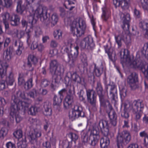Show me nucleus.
Masks as SVG:
<instances>
[{"label": "nucleus", "mask_w": 148, "mask_h": 148, "mask_svg": "<svg viewBox=\"0 0 148 148\" xmlns=\"http://www.w3.org/2000/svg\"><path fill=\"white\" fill-rule=\"evenodd\" d=\"M78 40H75L71 38L69 40L68 43L63 47L64 51L68 54L70 59V62L71 61L72 62H73L77 57L79 45L81 50L85 49L88 51L92 50L95 47L93 38L91 36L84 38L79 44H78Z\"/></svg>", "instance_id": "3"}, {"label": "nucleus", "mask_w": 148, "mask_h": 148, "mask_svg": "<svg viewBox=\"0 0 148 148\" xmlns=\"http://www.w3.org/2000/svg\"><path fill=\"white\" fill-rule=\"evenodd\" d=\"M7 148H15V145L11 142H9L6 144Z\"/></svg>", "instance_id": "51"}, {"label": "nucleus", "mask_w": 148, "mask_h": 148, "mask_svg": "<svg viewBox=\"0 0 148 148\" xmlns=\"http://www.w3.org/2000/svg\"><path fill=\"white\" fill-rule=\"evenodd\" d=\"M49 37L48 36H45L42 37V40L43 43L46 42L49 39Z\"/></svg>", "instance_id": "62"}, {"label": "nucleus", "mask_w": 148, "mask_h": 148, "mask_svg": "<svg viewBox=\"0 0 148 148\" xmlns=\"http://www.w3.org/2000/svg\"><path fill=\"white\" fill-rule=\"evenodd\" d=\"M139 26L143 30L145 29V35L148 36V19L141 21L139 23Z\"/></svg>", "instance_id": "27"}, {"label": "nucleus", "mask_w": 148, "mask_h": 148, "mask_svg": "<svg viewBox=\"0 0 148 148\" xmlns=\"http://www.w3.org/2000/svg\"><path fill=\"white\" fill-rule=\"evenodd\" d=\"M103 71V68L102 66L100 67L96 66L95 65L94 69V74L97 77L99 76L102 73Z\"/></svg>", "instance_id": "34"}, {"label": "nucleus", "mask_w": 148, "mask_h": 148, "mask_svg": "<svg viewBox=\"0 0 148 148\" xmlns=\"http://www.w3.org/2000/svg\"><path fill=\"white\" fill-rule=\"evenodd\" d=\"M127 148H138V146L136 144H132L129 145Z\"/></svg>", "instance_id": "63"}, {"label": "nucleus", "mask_w": 148, "mask_h": 148, "mask_svg": "<svg viewBox=\"0 0 148 148\" xmlns=\"http://www.w3.org/2000/svg\"><path fill=\"white\" fill-rule=\"evenodd\" d=\"M74 0H67L65 1L64 4V6L66 8L70 10H72L75 7V6L73 5L74 3L73 2V1Z\"/></svg>", "instance_id": "31"}, {"label": "nucleus", "mask_w": 148, "mask_h": 148, "mask_svg": "<svg viewBox=\"0 0 148 148\" xmlns=\"http://www.w3.org/2000/svg\"><path fill=\"white\" fill-rule=\"evenodd\" d=\"M14 45L15 46H18V49L16 51V54L18 56H20L24 48L23 42L19 40H16L14 42Z\"/></svg>", "instance_id": "24"}, {"label": "nucleus", "mask_w": 148, "mask_h": 148, "mask_svg": "<svg viewBox=\"0 0 148 148\" xmlns=\"http://www.w3.org/2000/svg\"><path fill=\"white\" fill-rule=\"evenodd\" d=\"M41 132L40 130H35L33 131L30 132L28 134L29 141L32 143L36 142L37 139L41 136Z\"/></svg>", "instance_id": "16"}, {"label": "nucleus", "mask_w": 148, "mask_h": 148, "mask_svg": "<svg viewBox=\"0 0 148 148\" xmlns=\"http://www.w3.org/2000/svg\"><path fill=\"white\" fill-rule=\"evenodd\" d=\"M35 0H26L28 3L26 6L22 5L21 0H18L17 1L16 11L18 13L22 14L24 11L27 9L29 11L30 15L28 17V22L25 20H23L22 24L23 27H26V30L27 35V41L29 39L31 36L30 33L33 31V25L36 22L38 18L42 22H45L47 20V11L46 7L39 3H36L30 5L29 3L34 2Z\"/></svg>", "instance_id": "1"}, {"label": "nucleus", "mask_w": 148, "mask_h": 148, "mask_svg": "<svg viewBox=\"0 0 148 148\" xmlns=\"http://www.w3.org/2000/svg\"><path fill=\"white\" fill-rule=\"evenodd\" d=\"M66 90L65 89H63L59 91L58 92L59 97H62V98H63V94L65 93Z\"/></svg>", "instance_id": "59"}, {"label": "nucleus", "mask_w": 148, "mask_h": 148, "mask_svg": "<svg viewBox=\"0 0 148 148\" xmlns=\"http://www.w3.org/2000/svg\"><path fill=\"white\" fill-rule=\"evenodd\" d=\"M131 136L129 133L127 131H123L119 134L117 137L118 148H123V145L127 144L130 141Z\"/></svg>", "instance_id": "11"}, {"label": "nucleus", "mask_w": 148, "mask_h": 148, "mask_svg": "<svg viewBox=\"0 0 148 148\" xmlns=\"http://www.w3.org/2000/svg\"><path fill=\"white\" fill-rule=\"evenodd\" d=\"M115 38L119 47H121L122 41L124 42L126 44H128L130 42V39L129 36L127 35L125 31H123L121 34L118 35L116 33L114 34Z\"/></svg>", "instance_id": "14"}, {"label": "nucleus", "mask_w": 148, "mask_h": 148, "mask_svg": "<svg viewBox=\"0 0 148 148\" xmlns=\"http://www.w3.org/2000/svg\"><path fill=\"white\" fill-rule=\"evenodd\" d=\"M37 48L38 51L41 52L44 50L45 47L42 44L40 43L38 45Z\"/></svg>", "instance_id": "55"}, {"label": "nucleus", "mask_w": 148, "mask_h": 148, "mask_svg": "<svg viewBox=\"0 0 148 148\" xmlns=\"http://www.w3.org/2000/svg\"><path fill=\"white\" fill-rule=\"evenodd\" d=\"M121 18L123 23V25L122 26V28L124 29L125 28L126 30H128L130 20L129 14L127 13H122L121 15Z\"/></svg>", "instance_id": "18"}, {"label": "nucleus", "mask_w": 148, "mask_h": 148, "mask_svg": "<svg viewBox=\"0 0 148 148\" xmlns=\"http://www.w3.org/2000/svg\"><path fill=\"white\" fill-rule=\"evenodd\" d=\"M68 143L66 141H63L62 143L60 144V148H64V147H66L68 144Z\"/></svg>", "instance_id": "56"}, {"label": "nucleus", "mask_w": 148, "mask_h": 148, "mask_svg": "<svg viewBox=\"0 0 148 148\" xmlns=\"http://www.w3.org/2000/svg\"><path fill=\"white\" fill-rule=\"evenodd\" d=\"M39 40L38 38H36L32 42L31 45V49H34L37 48L38 45V43Z\"/></svg>", "instance_id": "43"}, {"label": "nucleus", "mask_w": 148, "mask_h": 148, "mask_svg": "<svg viewBox=\"0 0 148 148\" xmlns=\"http://www.w3.org/2000/svg\"><path fill=\"white\" fill-rule=\"evenodd\" d=\"M108 115L110 119V123L114 126H115L117 123V116L115 112L113 109H111L108 113Z\"/></svg>", "instance_id": "22"}, {"label": "nucleus", "mask_w": 148, "mask_h": 148, "mask_svg": "<svg viewBox=\"0 0 148 148\" xmlns=\"http://www.w3.org/2000/svg\"><path fill=\"white\" fill-rule=\"evenodd\" d=\"M12 99L14 104L10 108L11 121H13L15 118L16 123H18L22 120V118L19 115L18 111L21 110H23L24 113L27 112L28 114L32 115H35L37 113L38 108L35 106H32L29 108L30 100L26 97L24 92L18 91L16 95L12 96Z\"/></svg>", "instance_id": "2"}, {"label": "nucleus", "mask_w": 148, "mask_h": 148, "mask_svg": "<svg viewBox=\"0 0 148 148\" xmlns=\"http://www.w3.org/2000/svg\"><path fill=\"white\" fill-rule=\"evenodd\" d=\"M62 32L60 29L55 30L53 33L54 38L57 40L61 38L62 37Z\"/></svg>", "instance_id": "35"}, {"label": "nucleus", "mask_w": 148, "mask_h": 148, "mask_svg": "<svg viewBox=\"0 0 148 148\" xmlns=\"http://www.w3.org/2000/svg\"><path fill=\"white\" fill-rule=\"evenodd\" d=\"M28 63L27 66L29 67H31L32 66V64H35L37 62V59L36 57L33 55H29L28 57ZM33 70V68H29V71H32Z\"/></svg>", "instance_id": "25"}, {"label": "nucleus", "mask_w": 148, "mask_h": 148, "mask_svg": "<svg viewBox=\"0 0 148 148\" xmlns=\"http://www.w3.org/2000/svg\"><path fill=\"white\" fill-rule=\"evenodd\" d=\"M50 82L47 80H44L42 81L41 84V86L42 87H45L49 85Z\"/></svg>", "instance_id": "44"}, {"label": "nucleus", "mask_w": 148, "mask_h": 148, "mask_svg": "<svg viewBox=\"0 0 148 148\" xmlns=\"http://www.w3.org/2000/svg\"><path fill=\"white\" fill-rule=\"evenodd\" d=\"M110 15L106 11V8H102V14L101 16L102 19L104 21H107L109 18Z\"/></svg>", "instance_id": "36"}, {"label": "nucleus", "mask_w": 148, "mask_h": 148, "mask_svg": "<svg viewBox=\"0 0 148 148\" xmlns=\"http://www.w3.org/2000/svg\"><path fill=\"white\" fill-rule=\"evenodd\" d=\"M50 71L53 75V79L51 85V87L55 89L58 86L61 79V75L64 73V69L59 64L56 60L51 61L50 65Z\"/></svg>", "instance_id": "6"}, {"label": "nucleus", "mask_w": 148, "mask_h": 148, "mask_svg": "<svg viewBox=\"0 0 148 148\" xmlns=\"http://www.w3.org/2000/svg\"><path fill=\"white\" fill-rule=\"evenodd\" d=\"M72 140L75 141L78 138V136L76 134L73 133H70Z\"/></svg>", "instance_id": "45"}, {"label": "nucleus", "mask_w": 148, "mask_h": 148, "mask_svg": "<svg viewBox=\"0 0 148 148\" xmlns=\"http://www.w3.org/2000/svg\"><path fill=\"white\" fill-rule=\"evenodd\" d=\"M126 49H121L120 52L121 58V62L123 66L126 64L131 68L135 69H138L142 71L144 74L147 75L148 74V71L146 70L148 68V65H144L143 62L138 59L133 60V57H130L128 53L125 54Z\"/></svg>", "instance_id": "4"}, {"label": "nucleus", "mask_w": 148, "mask_h": 148, "mask_svg": "<svg viewBox=\"0 0 148 148\" xmlns=\"http://www.w3.org/2000/svg\"><path fill=\"white\" fill-rule=\"evenodd\" d=\"M73 102V99L72 96L67 95L66 97L64 103V107L66 108H68Z\"/></svg>", "instance_id": "30"}, {"label": "nucleus", "mask_w": 148, "mask_h": 148, "mask_svg": "<svg viewBox=\"0 0 148 148\" xmlns=\"http://www.w3.org/2000/svg\"><path fill=\"white\" fill-rule=\"evenodd\" d=\"M113 3L115 6H121L123 9H125L128 8L129 0H113Z\"/></svg>", "instance_id": "19"}, {"label": "nucleus", "mask_w": 148, "mask_h": 148, "mask_svg": "<svg viewBox=\"0 0 148 148\" xmlns=\"http://www.w3.org/2000/svg\"><path fill=\"white\" fill-rule=\"evenodd\" d=\"M44 114L46 116H50L52 114V110L50 106L45 105Z\"/></svg>", "instance_id": "32"}, {"label": "nucleus", "mask_w": 148, "mask_h": 148, "mask_svg": "<svg viewBox=\"0 0 148 148\" xmlns=\"http://www.w3.org/2000/svg\"><path fill=\"white\" fill-rule=\"evenodd\" d=\"M14 51L13 47H10L4 52L3 58L5 61L9 62L10 60L12 57V54Z\"/></svg>", "instance_id": "21"}, {"label": "nucleus", "mask_w": 148, "mask_h": 148, "mask_svg": "<svg viewBox=\"0 0 148 148\" xmlns=\"http://www.w3.org/2000/svg\"><path fill=\"white\" fill-rule=\"evenodd\" d=\"M108 123L107 121L101 120L98 123L97 127L101 130L105 136L102 138L100 141V145L102 148H111L108 147L110 141L109 138L106 136L109 132Z\"/></svg>", "instance_id": "7"}, {"label": "nucleus", "mask_w": 148, "mask_h": 148, "mask_svg": "<svg viewBox=\"0 0 148 148\" xmlns=\"http://www.w3.org/2000/svg\"><path fill=\"white\" fill-rule=\"evenodd\" d=\"M83 109V107L80 104L77 103L74 104L69 113L70 119L73 120L79 117H84V114Z\"/></svg>", "instance_id": "10"}, {"label": "nucleus", "mask_w": 148, "mask_h": 148, "mask_svg": "<svg viewBox=\"0 0 148 148\" xmlns=\"http://www.w3.org/2000/svg\"><path fill=\"white\" fill-rule=\"evenodd\" d=\"M12 0H0V12L3 7L9 8L12 5Z\"/></svg>", "instance_id": "28"}, {"label": "nucleus", "mask_w": 148, "mask_h": 148, "mask_svg": "<svg viewBox=\"0 0 148 148\" xmlns=\"http://www.w3.org/2000/svg\"><path fill=\"white\" fill-rule=\"evenodd\" d=\"M1 17L3 19V22L5 26V29L6 30L8 29L9 28V24L8 23V20H4L3 15L2 14Z\"/></svg>", "instance_id": "50"}, {"label": "nucleus", "mask_w": 148, "mask_h": 148, "mask_svg": "<svg viewBox=\"0 0 148 148\" xmlns=\"http://www.w3.org/2000/svg\"><path fill=\"white\" fill-rule=\"evenodd\" d=\"M38 95V91H36L35 89H33L27 93L28 96L33 98H35Z\"/></svg>", "instance_id": "42"}, {"label": "nucleus", "mask_w": 148, "mask_h": 148, "mask_svg": "<svg viewBox=\"0 0 148 148\" xmlns=\"http://www.w3.org/2000/svg\"><path fill=\"white\" fill-rule=\"evenodd\" d=\"M35 35L38 36L42 34V32L40 27H37L35 29Z\"/></svg>", "instance_id": "48"}, {"label": "nucleus", "mask_w": 148, "mask_h": 148, "mask_svg": "<svg viewBox=\"0 0 148 148\" xmlns=\"http://www.w3.org/2000/svg\"><path fill=\"white\" fill-rule=\"evenodd\" d=\"M84 93V92L82 90H80V91L78 93L79 98L81 100L83 101L84 99V98L83 97Z\"/></svg>", "instance_id": "53"}, {"label": "nucleus", "mask_w": 148, "mask_h": 148, "mask_svg": "<svg viewBox=\"0 0 148 148\" xmlns=\"http://www.w3.org/2000/svg\"><path fill=\"white\" fill-rule=\"evenodd\" d=\"M96 89L97 90V93L99 96L101 103H102L103 101V90L100 83H97Z\"/></svg>", "instance_id": "29"}, {"label": "nucleus", "mask_w": 148, "mask_h": 148, "mask_svg": "<svg viewBox=\"0 0 148 148\" xmlns=\"http://www.w3.org/2000/svg\"><path fill=\"white\" fill-rule=\"evenodd\" d=\"M145 47L147 48L145 57L148 60V42L145 44Z\"/></svg>", "instance_id": "64"}, {"label": "nucleus", "mask_w": 148, "mask_h": 148, "mask_svg": "<svg viewBox=\"0 0 148 148\" xmlns=\"http://www.w3.org/2000/svg\"><path fill=\"white\" fill-rule=\"evenodd\" d=\"M58 15L56 13H54L50 18L49 21L53 25L56 24L58 22Z\"/></svg>", "instance_id": "33"}, {"label": "nucleus", "mask_w": 148, "mask_h": 148, "mask_svg": "<svg viewBox=\"0 0 148 148\" xmlns=\"http://www.w3.org/2000/svg\"><path fill=\"white\" fill-rule=\"evenodd\" d=\"M99 138V135L97 131L93 130L91 131L89 138H88V136H84L83 140L85 143L89 142L90 140V145L94 146L97 143Z\"/></svg>", "instance_id": "13"}, {"label": "nucleus", "mask_w": 148, "mask_h": 148, "mask_svg": "<svg viewBox=\"0 0 148 148\" xmlns=\"http://www.w3.org/2000/svg\"><path fill=\"white\" fill-rule=\"evenodd\" d=\"M64 22L70 25L71 32L74 35L78 37L84 34L86 26L85 20L82 18H77L72 21L70 18H65Z\"/></svg>", "instance_id": "5"}, {"label": "nucleus", "mask_w": 148, "mask_h": 148, "mask_svg": "<svg viewBox=\"0 0 148 148\" xmlns=\"http://www.w3.org/2000/svg\"><path fill=\"white\" fill-rule=\"evenodd\" d=\"M38 95H45L47 93V91L45 89H40L38 90Z\"/></svg>", "instance_id": "52"}, {"label": "nucleus", "mask_w": 148, "mask_h": 148, "mask_svg": "<svg viewBox=\"0 0 148 148\" xmlns=\"http://www.w3.org/2000/svg\"><path fill=\"white\" fill-rule=\"evenodd\" d=\"M130 107L133 113L136 114V121L140 119L141 117L144 108V105L143 102L139 100H134Z\"/></svg>", "instance_id": "9"}, {"label": "nucleus", "mask_w": 148, "mask_h": 148, "mask_svg": "<svg viewBox=\"0 0 148 148\" xmlns=\"http://www.w3.org/2000/svg\"><path fill=\"white\" fill-rule=\"evenodd\" d=\"M140 4L144 10H147L148 6V0H140Z\"/></svg>", "instance_id": "40"}, {"label": "nucleus", "mask_w": 148, "mask_h": 148, "mask_svg": "<svg viewBox=\"0 0 148 148\" xmlns=\"http://www.w3.org/2000/svg\"><path fill=\"white\" fill-rule=\"evenodd\" d=\"M25 82L24 79L22 77H19L18 78V84L19 85L21 86L24 85L25 86Z\"/></svg>", "instance_id": "54"}, {"label": "nucleus", "mask_w": 148, "mask_h": 148, "mask_svg": "<svg viewBox=\"0 0 148 148\" xmlns=\"http://www.w3.org/2000/svg\"><path fill=\"white\" fill-rule=\"evenodd\" d=\"M13 135L19 140L22 137L23 132L22 130L19 129L16 130L13 133Z\"/></svg>", "instance_id": "37"}, {"label": "nucleus", "mask_w": 148, "mask_h": 148, "mask_svg": "<svg viewBox=\"0 0 148 148\" xmlns=\"http://www.w3.org/2000/svg\"><path fill=\"white\" fill-rule=\"evenodd\" d=\"M4 20H7L10 21L11 25L16 26L19 23L20 18L18 16L14 14H10L8 12L3 13L2 14Z\"/></svg>", "instance_id": "15"}, {"label": "nucleus", "mask_w": 148, "mask_h": 148, "mask_svg": "<svg viewBox=\"0 0 148 148\" xmlns=\"http://www.w3.org/2000/svg\"><path fill=\"white\" fill-rule=\"evenodd\" d=\"M108 56L109 59L112 62H113L116 59V55L115 53H108Z\"/></svg>", "instance_id": "47"}, {"label": "nucleus", "mask_w": 148, "mask_h": 148, "mask_svg": "<svg viewBox=\"0 0 148 148\" xmlns=\"http://www.w3.org/2000/svg\"><path fill=\"white\" fill-rule=\"evenodd\" d=\"M137 75L135 73H132L127 78V82L133 89L137 88L136 82L137 81Z\"/></svg>", "instance_id": "17"}, {"label": "nucleus", "mask_w": 148, "mask_h": 148, "mask_svg": "<svg viewBox=\"0 0 148 148\" xmlns=\"http://www.w3.org/2000/svg\"><path fill=\"white\" fill-rule=\"evenodd\" d=\"M81 84L82 85L85 86V83L84 79L81 78L75 73H73L70 72L68 73L64 78L66 83H69L70 79Z\"/></svg>", "instance_id": "12"}, {"label": "nucleus", "mask_w": 148, "mask_h": 148, "mask_svg": "<svg viewBox=\"0 0 148 148\" xmlns=\"http://www.w3.org/2000/svg\"><path fill=\"white\" fill-rule=\"evenodd\" d=\"M63 99L62 97H59L56 95H54L53 99V105L54 106H57V109L59 110L60 109V106L61 105Z\"/></svg>", "instance_id": "23"}, {"label": "nucleus", "mask_w": 148, "mask_h": 148, "mask_svg": "<svg viewBox=\"0 0 148 148\" xmlns=\"http://www.w3.org/2000/svg\"><path fill=\"white\" fill-rule=\"evenodd\" d=\"M134 14L135 16L139 18L140 16V12L139 11L136 9H135L134 11Z\"/></svg>", "instance_id": "58"}, {"label": "nucleus", "mask_w": 148, "mask_h": 148, "mask_svg": "<svg viewBox=\"0 0 148 148\" xmlns=\"http://www.w3.org/2000/svg\"><path fill=\"white\" fill-rule=\"evenodd\" d=\"M6 85L5 84V81L2 80L0 81V90H2L5 89L6 87Z\"/></svg>", "instance_id": "49"}, {"label": "nucleus", "mask_w": 148, "mask_h": 148, "mask_svg": "<svg viewBox=\"0 0 148 148\" xmlns=\"http://www.w3.org/2000/svg\"><path fill=\"white\" fill-rule=\"evenodd\" d=\"M58 44L57 42L54 40H52L51 41L50 43L51 47H56L58 45Z\"/></svg>", "instance_id": "57"}, {"label": "nucleus", "mask_w": 148, "mask_h": 148, "mask_svg": "<svg viewBox=\"0 0 148 148\" xmlns=\"http://www.w3.org/2000/svg\"><path fill=\"white\" fill-rule=\"evenodd\" d=\"M126 92L127 90L125 89H123L121 90L120 92V95H121V99H122L123 98L125 97L126 96ZM122 103L121 106H124L125 108H126L127 105L125 104L124 103H123V101L122 99H121Z\"/></svg>", "instance_id": "38"}, {"label": "nucleus", "mask_w": 148, "mask_h": 148, "mask_svg": "<svg viewBox=\"0 0 148 148\" xmlns=\"http://www.w3.org/2000/svg\"><path fill=\"white\" fill-rule=\"evenodd\" d=\"M143 119V123L148 125V116L145 115Z\"/></svg>", "instance_id": "60"}, {"label": "nucleus", "mask_w": 148, "mask_h": 148, "mask_svg": "<svg viewBox=\"0 0 148 148\" xmlns=\"http://www.w3.org/2000/svg\"><path fill=\"white\" fill-rule=\"evenodd\" d=\"M24 32L23 31H18L16 30V34L15 36L18 38H21L24 34Z\"/></svg>", "instance_id": "46"}, {"label": "nucleus", "mask_w": 148, "mask_h": 148, "mask_svg": "<svg viewBox=\"0 0 148 148\" xmlns=\"http://www.w3.org/2000/svg\"><path fill=\"white\" fill-rule=\"evenodd\" d=\"M8 129L5 128H3L0 130V138H3L7 134Z\"/></svg>", "instance_id": "41"}, {"label": "nucleus", "mask_w": 148, "mask_h": 148, "mask_svg": "<svg viewBox=\"0 0 148 148\" xmlns=\"http://www.w3.org/2000/svg\"><path fill=\"white\" fill-rule=\"evenodd\" d=\"M10 42V38H6L4 44V46L7 47L8 46Z\"/></svg>", "instance_id": "61"}, {"label": "nucleus", "mask_w": 148, "mask_h": 148, "mask_svg": "<svg viewBox=\"0 0 148 148\" xmlns=\"http://www.w3.org/2000/svg\"><path fill=\"white\" fill-rule=\"evenodd\" d=\"M108 86L110 87V97L113 99H115V97L116 96L117 93V90L115 86L113 85H108L105 86V89L106 90L107 92V90L108 88Z\"/></svg>", "instance_id": "26"}, {"label": "nucleus", "mask_w": 148, "mask_h": 148, "mask_svg": "<svg viewBox=\"0 0 148 148\" xmlns=\"http://www.w3.org/2000/svg\"><path fill=\"white\" fill-rule=\"evenodd\" d=\"M86 94L88 102L92 104H94L96 100V96L94 92L92 90H87Z\"/></svg>", "instance_id": "20"}, {"label": "nucleus", "mask_w": 148, "mask_h": 148, "mask_svg": "<svg viewBox=\"0 0 148 148\" xmlns=\"http://www.w3.org/2000/svg\"><path fill=\"white\" fill-rule=\"evenodd\" d=\"M8 66L6 62H0V78L1 79L6 77L5 82L7 85H13L15 79L13 73L10 72L8 76L6 77V69Z\"/></svg>", "instance_id": "8"}, {"label": "nucleus", "mask_w": 148, "mask_h": 148, "mask_svg": "<svg viewBox=\"0 0 148 148\" xmlns=\"http://www.w3.org/2000/svg\"><path fill=\"white\" fill-rule=\"evenodd\" d=\"M32 79L30 78L28 79L26 83L25 84L24 88L26 89L31 88L33 86Z\"/></svg>", "instance_id": "39"}]
</instances>
